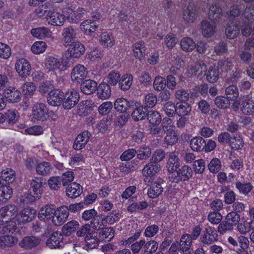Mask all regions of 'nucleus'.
Returning <instances> with one entry per match:
<instances>
[{
    "instance_id": "c03bdc74",
    "label": "nucleus",
    "mask_w": 254,
    "mask_h": 254,
    "mask_svg": "<svg viewBox=\"0 0 254 254\" xmlns=\"http://www.w3.org/2000/svg\"><path fill=\"white\" fill-rule=\"evenodd\" d=\"M231 24L232 25L228 24L225 32L228 38L233 39L238 36L240 32V29L236 23H231Z\"/></svg>"
},
{
    "instance_id": "58836bf2",
    "label": "nucleus",
    "mask_w": 254,
    "mask_h": 254,
    "mask_svg": "<svg viewBox=\"0 0 254 254\" xmlns=\"http://www.w3.org/2000/svg\"><path fill=\"white\" fill-rule=\"evenodd\" d=\"M12 195V189L10 186H2L0 187V204L5 203Z\"/></svg>"
},
{
    "instance_id": "774afa93",
    "label": "nucleus",
    "mask_w": 254,
    "mask_h": 254,
    "mask_svg": "<svg viewBox=\"0 0 254 254\" xmlns=\"http://www.w3.org/2000/svg\"><path fill=\"white\" fill-rule=\"evenodd\" d=\"M193 170L195 174H202L205 169V163L203 159H200L194 161L193 163Z\"/></svg>"
},
{
    "instance_id": "9b49d317",
    "label": "nucleus",
    "mask_w": 254,
    "mask_h": 254,
    "mask_svg": "<svg viewBox=\"0 0 254 254\" xmlns=\"http://www.w3.org/2000/svg\"><path fill=\"white\" fill-rule=\"evenodd\" d=\"M68 215L69 213L67 206L65 205L62 206L55 211L52 222L56 226H61L65 222Z\"/></svg>"
},
{
    "instance_id": "ddd939ff",
    "label": "nucleus",
    "mask_w": 254,
    "mask_h": 254,
    "mask_svg": "<svg viewBox=\"0 0 254 254\" xmlns=\"http://www.w3.org/2000/svg\"><path fill=\"white\" fill-rule=\"evenodd\" d=\"M148 111L147 108L143 105H140L135 101V106H133V108H131L130 113L132 119L135 121H139L146 119Z\"/></svg>"
},
{
    "instance_id": "13d9d810",
    "label": "nucleus",
    "mask_w": 254,
    "mask_h": 254,
    "mask_svg": "<svg viewBox=\"0 0 254 254\" xmlns=\"http://www.w3.org/2000/svg\"><path fill=\"white\" fill-rule=\"evenodd\" d=\"M85 241L86 244V246L89 249H95L99 245L98 238L93 237L91 234H89L85 236Z\"/></svg>"
},
{
    "instance_id": "79ce46f5",
    "label": "nucleus",
    "mask_w": 254,
    "mask_h": 254,
    "mask_svg": "<svg viewBox=\"0 0 254 254\" xmlns=\"http://www.w3.org/2000/svg\"><path fill=\"white\" fill-rule=\"evenodd\" d=\"M35 214L34 210L26 208L20 212L19 219L22 223L30 222L34 218Z\"/></svg>"
},
{
    "instance_id": "0eeeda50",
    "label": "nucleus",
    "mask_w": 254,
    "mask_h": 254,
    "mask_svg": "<svg viewBox=\"0 0 254 254\" xmlns=\"http://www.w3.org/2000/svg\"><path fill=\"white\" fill-rule=\"evenodd\" d=\"M48 109L44 103H38L33 107L32 121H44L48 117Z\"/></svg>"
},
{
    "instance_id": "20e7f679",
    "label": "nucleus",
    "mask_w": 254,
    "mask_h": 254,
    "mask_svg": "<svg viewBox=\"0 0 254 254\" xmlns=\"http://www.w3.org/2000/svg\"><path fill=\"white\" fill-rule=\"evenodd\" d=\"M43 180L42 177H34L30 181L29 194L27 196L30 202H34L41 197Z\"/></svg>"
},
{
    "instance_id": "f257e3e1",
    "label": "nucleus",
    "mask_w": 254,
    "mask_h": 254,
    "mask_svg": "<svg viewBox=\"0 0 254 254\" xmlns=\"http://www.w3.org/2000/svg\"><path fill=\"white\" fill-rule=\"evenodd\" d=\"M190 147L196 152H200L204 151L206 152H211L216 147V142L212 139H208L207 141L201 136H195L190 141Z\"/></svg>"
},
{
    "instance_id": "338daca9",
    "label": "nucleus",
    "mask_w": 254,
    "mask_h": 254,
    "mask_svg": "<svg viewBox=\"0 0 254 254\" xmlns=\"http://www.w3.org/2000/svg\"><path fill=\"white\" fill-rule=\"evenodd\" d=\"M115 231L112 227H107L103 229L100 232L99 235L102 239H107V241H110L115 236Z\"/></svg>"
},
{
    "instance_id": "37998d69",
    "label": "nucleus",
    "mask_w": 254,
    "mask_h": 254,
    "mask_svg": "<svg viewBox=\"0 0 254 254\" xmlns=\"http://www.w3.org/2000/svg\"><path fill=\"white\" fill-rule=\"evenodd\" d=\"M149 122L152 125H159L162 120L161 116L160 113L154 110L148 111L146 118Z\"/></svg>"
},
{
    "instance_id": "4c0bfd02",
    "label": "nucleus",
    "mask_w": 254,
    "mask_h": 254,
    "mask_svg": "<svg viewBox=\"0 0 254 254\" xmlns=\"http://www.w3.org/2000/svg\"><path fill=\"white\" fill-rule=\"evenodd\" d=\"M136 151L137 158L140 160H145L148 159L151 154V148L148 145H143L139 147Z\"/></svg>"
},
{
    "instance_id": "49530a36",
    "label": "nucleus",
    "mask_w": 254,
    "mask_h": 254,
    "mask_svg": "<svg viewBox=\"0 0 254 254\" xmlns=\"http://www.w3.org/2000/svg\"><path fill=\"white\" fill-rule=\"evenodd\" d=\"M78 226L79 223L76 221H70L63 227V233L66 236H69L77 230Z\"/></svg>"
},
{
    "instance_id": "a19ab883",
    "label": "nucleus",
    "mask_w": 254,
    "mask_h": 254,
    "mask_svg": "<svg viewBox=\"0 0 254 254\" xmlns=\"http://www.w3.org/2000/svg\"><path fill=\"white\" fill-rule=\"evenodd\" d=\"M158 248V243L154 240L145 241V244L143 245L141 251L142 254H153L155 253Z\"/></svg>"
},
{
    "instance_id": "f8f14e48",
    "label": "nucleus",
    "mask_w": 254,
    "mask_h": 254,
    "mask_svg": "<svg viewBox=\"0 0 254 254\" xmlns=\"http://www.w3.org/2000/svg\"><path fill=\"white\" fill-rule=\"evenodd\" d=\"M86 68L83 64H77L72 69L71 78L73 82L80 83L87 75Z\"/></svg>"
},
{
    "instance_id": "6ab92c4d",
    "label": "nucleus",
    "mask_w": 254,
    "mask_h": 254,
    "mask_svg": "<svg viewBox=\"0 0 254 254\" xmlns=\"http://www.w3.org/2000/svg\"><path fill=\"white\" fill-rule=\"evenodd\" d=\"M41 239L39 237L34 236L24 237L19 242V246L24 249H31L36 247L40 244Z\"/></svg>"
},
{
    "instance_id": "f3484780",
    "label": "nucleus",
    "mask_w": 254,
    "mask_h": 254,
    "mask_svg": "<svg viewBox=\"0 0 254 254\" xmlns=\"http://www.w3.org/2000/svg\"><path fill=\"white\" fill-rule=\"evenodd\" d=\"M177 152H173L170 153L169 160L167 163L168 176L173 174L174 172L181 167V161L178 157Z\"/></svg>"
},
{
    "instance_id": "1a4fd4ad",
    "label": "nucleus",
    "mask_w": 254,
    "mask_h": 254,
    "mask_svg": "<svg viewBox=\"0 0 254 254\" xmlns=\"http://www.w3.org/2000/svg\"><path fill=\"white\" fill-rule=\"evenodd\" d=\"M135 106V101L133 100L128 101L127 99L120 98H118L114 103V108L120 113H130L131 108Z\"/></svg>"
},
{
    "instance_id": "423d86ee",
    "label": "nucleus",
    "mask_w": 254,
    "mask_h": 254,
    "mask_svg": "<svg viewBox=\"0 0 254 254\" xmlns=\"http://www.w3.org/2000/svg\"><path fill=\"white\" fill-rule=\"evenodd\" d=\"M218 234L215 228L207 226L202 231L200 236V242L203 245H210L217 241Z\"/></svg>"
},
{
    "instance_id": "a211bd4d",
    "label": "nucleus",
    "mask_w": 254,
    "mask_h": 254,
    "mask_svg": "<svg viewBox=\"0 0 254 254\" xmlns=\"http://www.w3.org/2000/svg\"><path fill=\"white\" fill-rule=\"evenodd\" d=\"M47 19L48 23L56 26L63 25L65 21V15L54 10L53 8Z\"/></svg>"
},
{
    "instance_id": "ea45409f",
    "label": "nucleus",
    "mask_w": 254,
    "mask_h": 254,
    "mask_svg": "<svg viewBox=\"0 0 254 254\" xmlns=\"http://www.w3.org/2000/svg\"><path fill=\"white\" fill-rule=\"evenodd\" d=\"M133 76L130 74L123 75L119 81V86L123 91H127L131 87L132 84Z\"/></svg>"
},
{
    "instance_id": "4d7b16f0",
    "label": "nucleus",
    "mask_w": 254,
    "mask_h": 254,
    "mask_svg": "<svg viewBox=\"0 0 254 254\" xmlns=\"http://www.w3.org/2000/svg\"><path fill=\"white\" fill-rule=\"evenodd\" d=\"M227 97L232 101H235L239 96V92L237 87L233 85H230L226 89Z\"/></svg>"
},
{
    "instance_id": "c85d7f7f",
    "label": "nucleus",
    "mask_w": 254,
    "mask_h": 254,
    "mask_svg": "<svg viewBox=\"0 0 254 254\" xmlns=\"http://www.w3.org/2000/svg\"><path fill=\"white\" fill-rule=\"evenodd\" d=\"M196 15L197 8L194 5L189 4L183 11V19L188 22H194L196 19Z\"/></svg>"
},
{
    "instance_id": "4468645a",
    "label": "nucleus",
    "mask_w": 254,
    "mask_h": 254,
    "mask_svg": "<svg viewBox=\"0 0 254 254\" xmlns=\"http://www.w3.org/2000/svg\"><path fill=\"white\" fill-rule=\"evenodd\" d=\"M76 29L71 26L65 28L63 30V42L65 46H70L76 41Z\"/></svg>"
},
{
    "instance_id": "4be33fe9",
    "label": "nucleus",
    "mask_w": 254,
    "mask_h": 254,
    "mask_svg": "<svg viewBox=\"0 0 254 254\" xmlns=\"http://www.w3.org/2000/svg\"><path fill=\"white\" fill-rule=\"evenodd\" d=\"M223 15L221 7L217 4H212L209 8L208 18L212 23L216 24Z\"/></svg>"
},
{
    "instance_id": "dca6fc26",
    "label": "nucleus",
    "mask_w": 254,
    "mask_h": 254,
    "mask_svg": "<svg viewBox=\"0 0 254 254\" xmlns=\"http://www.w3.org/2000/svg\"><path fill=\"white\" fill-rule=\"evenodd\" d=\"M3 95L8 102L12 103L19 102L21 97L20 92L14 87L4 89Z\"/></svg>"
},
{
    "instance_id": "5fc2aeb1",
    "label": "nucleus",
    "mask_w": 254,
    "mask_h": 254,
    "mask_svg": "<svg viewBox=\"0 0 254 254\" xmlns=\"http://www.w3.org/2000/svg\"><path fill=\"white\" fill-rule=\"evenodd\" d=\"M4 116L5 120L9 124L13 125L18 121L19 115L18 112L14 110H9L5 113Z\"/></svg>"
},
{
    "instance_id": "b1692460",
    "label": "nucleus",
    "mask_w": 254,
    "mask_h": 254,
    "mask_svg": "<svg viewBox=\"0 0 254 254\" xmlns=\"http://www.w3.org/2000/svg\"><path fill=\"white\" fill-rule=\"evenodd\" d=\"M161 170L160 165L157 163L150 161L146 164L142 170V174L144 176L152 177Z\"/></svg>"
},
{
    "instance_id": "09e8293b",
    "label": "nucleus",
    "mask_w": 254,
    "mask_h": 254,
    "mask_svg": "<svg viewBox=\"0 0 254 254\" xmlns=\"http://www.w3.org/2000/svg\"><path fill=\"white\" fill-rule=\"evenodd\" d=\"M236 187L241 193L248 195L253 189V186L250 182H238L236 183Z\"/></svg>"
},
{
    "instance_id": "c9c22d12",
    "label": "nucleus",
    "mask_w": 254,
    "mask_h": 254,
    "mask_svg": "<svg viewBox=\"0 0 254 254\" xmlns=\"http://www.w3.org/2000/svg\"><path fill=\"white\" fill-rule=\"evenodd\" d=\"M53 169L52 166L48 162H42L38 163L36 167L37 173L41 176H47L51 174Z\"/></svg>"
},
{
    "instance_id": "69168bd1",
    "label": "nucleus",
    "mask_w": 254,
    "mask_h": 254,
    "mask_svg": "<svg viewBox=\"0 0 254 254\" xmlns=\"http://www.w3.org/2000/svg\"><path fill=\"white\" fill-rule=\"evenodd\" d=\"M74 178L73 172L69 171L63 173L61 176H60L62 184L64 186L68 185V184L72 182L74 180Z\"/></svg>"
},
{
    "instance_id": "aec40b11",
    "label": "nucleus",
    "mask_w": 254,
    "mask_h": 254,
    "mask_svg": "<svg viewBox=\"0 0 254 254\" xmlns=\"http://www.w3.org/2000/svg\"><path fill=\"white\" fill-rule=\"evenodd\" d=\"M15 179V171L11 169H6L0 173V185L10 186Z\"/></svg>"
},
{
    "instance_id": "393cba45",
    "label": "nucleus",
    "mask_w": 254,
    "mask_h": 254,
    "mask_svg": "<svg viewBox=\"0 0 254 254\" xmlns=\"http://www.w3.org/2000/svg\"><path fill=\"white\" fill-rule=\"evenodd\" d=\"M97 89L96 81L88 79L82 82L80 84V89L85 94L90 95L94 93Z\"/></svg>"
},
{
    "instance_id": "864d4df0",
    "label": "nucleus",
    "mask_w": 254,
    "mask_h": 254,
    "mask_svg": "<svg viewBox=\"0 0 254 254\" xmlns=\"http://www.w3.org/2000/svg\"><path fill=\"white\" fill-rule=\"evenodd\" d=\"M191 240L190 234L183 235L180 242V250L183 252L189 250L191 245Z\"/></svg>"
},
{
    "instance_id": "052dcab7",
    "label": "nucleus",
    "mask_w": 254,
    "mask_h": 254,
    "mask_svg": "<svg viewBox=\"0 0 254 254\" xmlns=\"http://www.w3.org/2000/svg\"><path fill=\"white\" fill-rule=\"evenodd\" d=\"M22 92L25 96H31L36 90V87L32 82H26L22 86Z\"/></svg>"
},
{
    "instance_id": "6e6552de",
    "label": "nucleus",
    "mask_w": 254,
    "mask_h": 254,
    "mask_svg": "<svg viewBox=\"0 0 254 254\" xmlns=\"http://www.w3.org/2000/svg\"><path fill=\"white\" fill-rule=\"evenodd\" d=\"M165 182L161 178H158L156 180L151 182L150 188L148 189L147 194L149 197L156 198L158 197L163 191Z\"/></svg>"
},
{
    "instance_id": "5701e85b",
    "label": "nucleus",
    "mask_w": 254,
    "mask_h": 254,
    "mask_svg": "<svg viewBox=\"0 0 254 254\" xmlns=\"http://www.w3.org/2000/svg\"><path fill=\"white\" fill-rule=\"evenodd\" d=\"M63 237L61 233L55 232L46 242V245L51 249L60 248L63 244Z\"/></svg>"
},
{
    "instance_id": "412c9836",
    "label": "nucleus",
    "mask_w": 254,
    "mask_h": 254,
    "mask_svg": "<svg viewBox=\"0 0 254 254\" xmlns=\"http://www.w3.org/2000/svg\"><path fill=\"white\" fill-rule=\"evenodd\" d=\"M55 211L54 205L47 204L40 209L38 213V218L42 221L53 219L54 217Z\"/></svg>"
},
{
    "instance_id": "473e14b6",
    "label": "nucleus",
    "mask_w": 254,
    "mask_h": 254,
    "mask_svg": "<svg viewBox=\"0 0 254 254\" xmlns=\"http://www.w3.org/2000/svg\"><path fill=\"white\" fill-rule=\"evenodd\" d=\"M100 43L105 48L112 47L115 44V39L111 32L105 31L101 33Z\"/></svg>"
},
{
    "instance_id": "2f4dec72",
    "label": "nucleus",
    "mask_w": 254,
    "mask_h": 254,
    "mask_svg": "<svg viewBox=\"0 0 254 254\" xmlns=\"http://www.w3.org/2000/svg\"><path fill=\"white\" fill-rule=\"evenodd\" d=\"M201 29L205 37H211L215 32L216 24H211L207 20H203L201 22Z\"/></svg>"
},
{
    "instance_id": "de8ad7c7",
    "label": "nucleus",
    "mask_w": 254,
    "mask_h": 254,
    "mask_svg": "<svg viewBox=\"0 0 254 254\" xmlns=\"http://www.w3.org/2000/svg\"><path fill=\"white\" fill-rule=\"evenodd\" d=\"M180 45L182 50L187 52L191 51L196 47L195 43L189 37L183 38L181 41Z\"/></svg>"
},
{
    "instance_id": "3c124183",
    "label": "nucleus",
    "mask_w": 254,
    "mask_h": 254,
    "mask_svg": "<svg viewBox=\"0 0 254 254\" xmlns=\"http://www.w3.org/2000/svg\"><path fill=\"white\" fill-rule=\"evenodd\" d=\"M230 100H231L228 97L218 96L215 99L214 102L218 108L225 109L229 107L230 105Z\"/></svg>"
},
{
    "instance_id": "8fccbe9b",
    "label": "nucleus",
    "mask_w": 254,
    "mask_h": 254,
    "mask_svg": "<svg viewBox=\"0 0 254 254\" xmlns=\"http://www.w3.org/2000/svg\"><path fill=\"white\" fill-rule=\"evenodd\" d=\"M148 203L145 201L139 202H134L130 204L127 207L128 211L132 213L146 209L148 207Z\"/></svg>"
},
{
    "instance_id": "e433bc0d",
    "label": "nucleus",
    "mask_w": 254,
    "mask_h": 254,
    "mask_svg": "<svg viewBox=\"0 0 254 254\" xmlns=\"http://www.w3.org/2000/svg\"><path fill=\"white\" fill-rule=\"evenodd\" d=\"M17 242L16 238L8 235L0 237V248L3 249L12 247Z\"/></svg>"
},
{
    "instance_id": "7c9ffc66",
    "label": "nucleus",
    "mask_w": 254,
    "mask_h": 254,
    "mask_svg": "<svg viewBox=\"0 0 254 254\" xmlns=\"http://www.w3.org/2000/svg\"><path fill=\"white\" fill-rule=\"evenodd\" d=\"M133 53L134 57L140 62L144 59L147 50L146 45L143 41L136 42L134 44Z\"/></svg>"
},
{
    "instance_id": "6e6d98bb",
    "label": "nucleus",
    "mask_w": 254,
    "mask_h": 254,
    "mask_svg": "<svg viewBox=\"0 0 254 254\" xmlns=\"http://www.w3.org/2000/svg\"><path fill=\"white\" fill-rule=\"evenodd\" d=\"M157 101H158V100L155 95L152 93H148L145 96V103L143 106L147 109L148 108H153L155 106Z\"/></svg>"
},
{
    "instance_id": "9d476101",
    "label": "nucleus",
    "mask_w": 254,
    "mask_h": 254,
    "mask_svg": "<svg viewBox=\"0 0 254 254\" xmlns=\"http://www.w3.org/2000/svg\"><path fill=\"white\" fill-rule=\"evenodd\" d=\"M64 93L59 89H54L50 91L47 97V102L53 106H58L63 104Z\"/></svg>"
},
{
    "instance_id": "f704fd0d",
    "label": "nucleus",
    "mask_w": 254,
    "mask_h": 254,
    "mask_svg": "<svg viewBox=\"0 0 254 254\" xmlns=\"http://www.w3.org/2000/svg\"><path fill=\"white\" fill-rule=\"evenodd\" d=\"M82 192L81 186L76 183H74L68 186L66 189V194L70 198H74L79 196Z\"/></svg>"
},
{
    "instance_id": "603ef678",
    "label": "nucleus",
    "mask_w": 254,
    "mask_h": 254,
    "mask_svg": "<svg viewBox=\"0 0 254 254\" xmlns=\"http://www.w3.org/2000/svg\"><path fill=\"white\" fill-rule=\"evenodd\" d=\"M15 68L20 76L29 75L31 72V64H14Z\"/></svg>"
},
{
    "instance_id": "a18cd8bd",
    "label": "nucleus",
    "mask_w": 254,
    "mask_h": 254,
    "mask_svg": "<svg viewBox=\"0 0 254 254\" xmlns=\"http://www.w3.org/2000/svg\"><path fill=\"white\" fill-rule=\"evenodd\" d=\"M241 110L244 114L251 115L254 113V103L250 99L243 100Z\"/></svg>"
},
{
    "instance_id": "bb28decb",
    "label": "nucleus",
    "mask_w": 254,
    "mask_h": 254,
    "mask_svg": "<svg viewBox=\"0 0 254 254\" xmlns=\"http://www.w3.org/2000/svg\"><path fill=\"white\" fill-rule=\"evenodd\" d=\"M0 212L3 214L4 220L6 221L7 222L10 221L11 220L13 219L17 213V208L13 205H8L1 208Z\"/></svg>"
},
{
    "instance_id": "39448f33",
    "label": "nucleus",
    "mask_w": 254,
    "mask_h": 254,
    "mask_svg": "<svg viewBox=\"0 0 254 254\" xmlns=\"http://www.w3.org/2000/svg\"><path fill=\"white\" fill-rule=\"evenodd\" d=\"M80 99L79 92L73 89L68 91L64 95L63 107L64 109L69 110L75 107Z\"/></svg>"
},
{
    "instance_id": "e2e57ef3",
    "label": "nucleus",
    "mask_w": 254,
    "mask_h": 254,
    "mask_svg": "<svg viewBox=\"0 0 254 254\" xmlns=\"http://www.w3.org/2000/svg\"><path fill=\"white\" fill-rule=\"evenodd\" d=\"M119 213H116L115 211H113L111 213H108L106 217L102 218L103 226H104V223H105L111 225L118 221L119 219Z\"/></svg>"
},
{
    "instance_id": "cd10ccee",
    "label": "nucleus",
    "mask_w": 254,
    "mask_h": 254,
    "mask_svg": "<svg viewBox=\"0 0 254 254\" xmlns=\"http://www.w3.org/2000/svg\"><path fill=\"white\" fill-rule=\"evenodd\" d=\"M97 94L98 97L102 100H106L111 95V89L110 85L105 82H102L97 86Z\"/></svg>"
},
{
    "instance_id": "f03ea898",
    "label": "nucleus",
    "mask_w": 254,
    "mask_h": 254,
    "mask_svg": "<svg viewBox=\"0 0 254 254\" xmlns=\"http://www.w3.org/2000/svg\"><path fill=\"white\" fill-rule=\"evenodd\" d=\"M71 46H73L69 51L67 50L63 56L62 64H74L85 52V48L83 44L79 42H75Z\"/></svg>"
},
{
    "instance_id": "c756f323",
    "label": "nucleus",
    "mask_w": 254,
    "mask_h": 254,
    "mask_svg": "<svg viewBox=\"0 0 254 254\" xmlns=\"http://www.w3.org/2000/svg\"><path fill=\"white\" fill-rule=\"evenodd\" d=\"M86 10L83 8H78L76 10L68 12L67 19L72 23H77L82 20Z\"/></svg>"
},
{
    "instance_id": "0e129e2a",
    "label": "nucleus",
    "mask_w": 254,
    "mask_h": 254,
    "mask_svg": "<svg viewBox=\"0 0 254 254\" xmlns=\"http://www.w3.org/2000/svg\"><path fill=\"white\" fill-rule=\"evenodd\" d=\"M234 226L230 223L227 222V220L224 219L223 221H221L218 227V232L220 234H224L227 232L231 231L233 230Z\"/></svg>"
},
{
    "instance_id": "bf43d9fd",
    "label": "nucleus",
    "mask_w": 254,
    "mask_h": 254,
    "mask_svg": "<svg viewBox=\"0 0 254 254\" xmlns=\"http://www.w3.org/2000/svg\"><path fill=\"white\" fill-rule=\"evenodd\" d=\"M221 168V162L217 158H213L208 165V168L210 172L212 173H218Z\"/></svg>"
},
{
    "instance_id": "7ed1b4c3",
    "label": "nucleus",
    "mask_w": 254,
    "mask_h": 254,
    "mask_svg": "<svg viewBox=\"0 0 254 254\" xmlns=\"http://www.w3.org/2000/svg\"><path fill=\"white\" fill-rule=\"evenodd\" d=\"M193 171L190 167L184 165L180 167L173 174L168 176V179L172 183L188 181L192 176Z\"/></svg>"
},
{
    "instance_id": "72a5a7b5",
    "label": "nucleus",
    "mask_w": 254,
    "mask_h": 254,
    "mask_svg": "<svg viewBox=\"0 0 254 254\" xmlns=\"http://www.w3.org/2000/svg\"><path fill=\"white\" fill-rule=\"evenodd\" d=\"M176 107L177 114L181 117L189 115L191 111L190 105L186 102H177L176 104Z\"/></svg>"
},
{
    "instance_id": "2eb2a0df",
    "label": "nucleus",
    "mask_w": 254,
    "mask_h": 254,
    "mask_svg": "<svg viewBox=\"0 0 254 254\" xmlns=\"http://www.w3.org/2000/svg\"><path fill=\"white\" fill-rule=\"evenodd\" d=\"M91 136L90 132L87 130H84L80 132L74 140L73 145V148L79 150L84 148L88 142Z\"/></svg>"
},
{
    "instance_id": "a878e982",
    "label": "nucleus",
    "mask_w": 254,
    "mask_h": 254,
    "mask_svg": "<svg viewBox=\"0 0 254 254\" xmlns=\"http://www.w3.org/2000/svg\"><path fill=\"white\" fill-rule=\"evenodd\" d=\"M225 64H214V66H210L207 72L206 73L207 81L210 83L216 82L218 79L220 73L219 69L222 68Z\"/></svg>"
},
{
    "instance_id": "680f3d73",
    "label": "nucleus",
    "mask_w": 254,
    "mask_h": 254,
    "mask_svg": "<svg viewBox=\"0 0 254 254\" xmlns=\"http://www.w3.org/2000/svg\"><path fill=\"white\" fill-rule=\"evenodd\" d=\"M48 184L50 188L54 190H58L61 186V181L60 176H53L50 177L48 181Z\"/></svg>"
}]
</instances>
